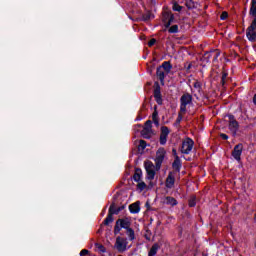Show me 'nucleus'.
Instances as JSON below:
<instances>
[{
  "label": "nucleus",
  "mask_w": 256,
  "mask_h": 256,
  "mask_svg": "<svg viewBox=\"0 0 256 256\" xmlns=\"http://www.w3.org/2000/svg\"><path fill=\"white\" fill-rule=\"evenodd\" d=\"M152 119L154 123H157V111H155L152 115Z\"/></svg>",
  "instance_id": "35"
},
{
  "label": "nucleus",
  "mask_w": 256,
  "mask_h": 256,
  "mask_svg": "<svg viewBox=\"0 0 256 256\" xmlns=\"http://www.w3.org/2000/svg\"><path fill=\"white\" fill-rule=\"evenodd\" d=\"M141 177H143V171H141V169L137 168L135 170L133 179H134V181H136V183H139V181H141Z\"/></svg>",
  "instance_id": "17"
},
{
  "label": "nucleus",
  "mask_w": 256,
  "mask_h": 256,
  "mask_svg": "<svg viewBox=\"0 0 256 256\" xmlns=\"http://www.w3.org/2000/svg\"><path fill=\"white\" fill-rule=\"evenodd\" d=\"M175 177H177V172H169L165 183L167 189H173L175 187Z\"/></svg>",
  "instance_id": "9"
},
{
  "label": "nucleus",
  "mask_w": 256,
  "mask_h": 256,
  "mask_svg": "<svg viewBox=\"0 0 256 256\" xmlns=\"http://www.w3.org/2000/svg\"><path fill=\"white\" fill-rule=\"evenodd\" d=\"M189 107H193V96L189 93H185L180 98V110L182 113H187Z\"/></svg>",
  "instance_id": "2"
},
{
  "label": "nucleus",
  "mask_w": 256,
  "mask_h": 256,
  "mask_svg": "<svg viewBox=\"0 0 256 256\" xmlns=\"http://www.w3.org/2000/svg\"><path fill=\"white\" fill-rule=\"evenodd\" d=\"M116 222L122 229H131V222L127 219H118Z\"/></svg>",
  "instance_id": "13"
},
{
  "label": "nucleus",
  "mask_w": 256,
  "mask_h": 256,
  "mask_svg": "<svg viewBox=\"0 0 256 256\" xmlns=\"http://www.w3.org/2000/svg\"><path fill=\"white\" fill-rule=\"evenodd\" d=\"M145 169L147 172V177L148 179L151 181L153 179H155V165L153 164V162L151 161H147L145 162Z\"/></svg>",
  "instance_id": "7"
},
{
  "label": "nucleus",
  "mask_w": 256,
  "mask_h": 256,
  "mask_svg": "<svg viewBox=\"0 0 256 256\" xmlns=\"http://www.w3.org/2000/svg\"><path fill=\"white\" fill-rule=\"evenodd\" d=\"M249 15H251L252 17H254V19H256V3L251 2Z\"/></svg>",
  "instance_id": "22"
},
{
  "label": "nucleus",
  "mask_w": 256,
  "mask_h": 256,
  "mask_svg": "<svg viewBox=\"0 0 256 256\" xmlns=\"http://www.w3.org/2000/svg\"><path fill=\"white\" fill-rule=\"evenodd\" d=\"M154 97L158 105H161L163 103V99H161V91L159 89H156L154 91Z\"/></svg>",
  "instance_id": "20"
},
{
  "label": "nucleus",
  "mask_w": 256,
  "mask_h": 256,
  "mask_svg": "<svg viewBox=\"0 0 256 256\" xmlns=\"http://www.w3.org/2000/svg\"><path fill=\"white\" fill-rule=\"evenodd\" d=\"M251 3H254V4H255V3H256V0H252Z\"/></svg>",
  "instance_id": "42"
},
{
  "label": "nucleus",
  "mask_w": 256,
  "mask_h": 256,
  "mask_svg": "<svg viewBox=\"0 0 256 256\" xmlns=\"http://www.w3.org/2000/svg\"><path fill=\"white\" fill-rule=\"evenodd\" d=\"M173 19H175V17L173 16L172 13L166 12L164 13V23H165V27H171V23H173Z\"/></svg>",
  "instance_id": "12"
},
{
  "label": "nucleus",
  "mask_w": 256,
  "mask_h": 256,
  "mask_svg": "<svg viewBox=\"0 0 256 256\" xmlns=\"http://www.w3.org/2000/svg\"><path fill=\"white\" fill-rule=\"evenodd\" d=\"M126 235L128 236L129 241H135V230L132 228L126 229Z\"/></svg>",
  "instance_id": "19"
},
{
  "label": "nucleus",
  "mask_w": 256,
  "mask_h": 256,
  "mask_svg": "<svg viewBox=\"0 0 256 256\" xmlns=\"http://www.w3.org/2000/svg\"><path fill=\"white\" fill-rule=\"evenodd\" d=\"M172 167L173 169H175V171H181V158H179V156H176V158L174 159Z\"/></svg>",
  "instance_id": "15"
},
{
  "label": "nucleus",
  "mask_w": 256,
  "mask_h": 256,
  "mask_svg": "<svg viewBox=\"0 0 256 256\" xmlns=\"http://www.w3.org/2000/svg\"><path fill=\"white\" fill-rule=\"evenodd\" d=\"M127 245H128L127 238L118 236L116 238L114 247L115 249H117V251H119V253H124V251H127Z\"/></svg>",
  "instance_id": "4"
},
{
  "label": "nucleus",
  "mask_w": 256,
  "mask_h": 256,
  "mask_svg": "<svg viewBox=\"0 0 256 256\" xmlns=\"http://www.w3.org/2000/svg\"><path fill=\"white\" fill-rule=\"evenodd\" d=\"M168 136H169V128L167 126H163L161 128V134H160V145H165V143H167Z\"/></svg>",
  "instance_id": "10"
},
{
  "label": "nucleus",
  "mask_w": 256,
  "mask_h": 256,
  "mask_svg": "<svg viewBox=\"0 0 256 256\" xmlns=\"http://www.w3.org/2000/svg\"><path fill=\"white\" fill-rule=\"evenodd\" d=\"M96 249H98V251H100V253H105V246L101 245V244H96Z\"/></svg>",
  "instance_id": "28"
},
{
  "label": "nucleus",
  "mask_w": 256,
  "mask_h": 256,
  "mask_svg": "<svg viewBox=\"0 0 256 256\" xmlns=\"http://www.w3.org/2000/svg\"><path fill=\"white\" fill-rule=\"evenodd\" d=\"M187 112H182L181 110L178 113V117L176 119V123L177 125H179V123H181V121H183V115H185Z\"/></svg>",
  "instance_id": "24"
},
{
  "label": "nucleus",
  "mask_w": 256,
  "mask_h": 256,
  "mask_svg": "<svg viewBox=\"0 0 256 256\" xmlns=\"http://www.w3.org/2000/svg\"><path fill=\"white\" fill-rule=\"evenodd\" d=\"M195 205H196L195 198H191L189 200V207H195Z\"/></svg>",
  "instance_id": "32"
},
{
  "label": "nucleus",
  "mask_w": 256,
  "mask_h": 256,
  "mask_svg": "<svg viewBox=\"0 0 256 256\" xmlns=\"http://www.w3.org/2000/svg\"><path fill=\"white\" fill-rule=\"evenodd\" d=\"M227 17H229V14H227V12H223L220 16V19H222V21H225V19H227Z\"/></svg>",
  "instance_id": "31"
},
{
  "label": "nucleus",
  "mask_w": 256,
  "mask_h": 256,
  "mask_svg": "<svg viewBox=\"0 0 256 256\" xmlns=\"http://www.w3.org/2000/svg\"><path fill=\"white\" fill-rule=\"evenodd\" d=\"M221 139H224V141H227L229 139V136L227 134H220Z\"/></svg>",
  "instance_id": "36"
},
{
  "label": "nucleus",
  "mask_w": 256,
  "mask_h": 256,
  "mask_svg": "<svg viewBox=\"0 0 256 256\" xmlns=\"http://www.w3.org/2000/svg\"><path fill=\"white\" fill-rule=\"evenodd\" d=\"M243 154V144H237L233 151H232V157L235 159V161H241V155Z\"/></svg>",
  "instance_id": "8"
},
{
  "label": "nucleus",
  "mask_w": 256,
  "mask_h": 256,
  "mask_svg": "<svg viewBox=\"0 0 256 256\" xmlns=\"http://www.w3.org/2000/svg\"><path fill=\"white\" fill-rule=\"evenodd\" d=\"M164 159H165V149L160 148L156 152V159H155L156 165L159 167L161 163H163Z\"/></svg>",
  "instance_id": "11"
},
{
  "label": "nucleus",
  "mask_w": 256,
  "mask_h": 256,
  "mask_svg": "<svg viewBox=\"0 0 256 256\" xmlns=\"http://www.w3.org/2000/svg\"><path fill=\"white\" fill-rule=\"evenodd\" d=\"M130 213H139L141 211V207L139 206V202H135L129 206Z\"/></svg>",
  "instance_id": "16"
},
{
  "label": "nucleus",
  "mask_w": 256,
  "mask_h": 256,
  "mask_svg": "<svg viewBox=\"0 0 256 256\" xmlns=\"http://www.w3.org/2000/svg\"><path fill=\"white\" fill-rule=\"evenodd\" d=\"M228 129L233 136L237 135V131H239V122L236 121L235 116H229Z\"/></svg>",
  "instance_id": "6"
},
{
  "label": "nucleus",
  "mask_w": 256,
  "mask_h": 256,
  "mask_svg": "<svg viewBox=\"0 0 256 256\" xmlns=\"http://www.w3.org/2000/svg\"><path fill=\"white\" fill-rule=\"evenodd\" d=\"M117 212H113V206H110L109 208V214L104 220V225H109V223H113V215H115Z\"/></svg>",
  "instance_id": "14"
},
{
  "label": "nucleus",
  "mask_w": 256,
  "mask_h": 256,
  "mask_svg": "<svg viewBox=\"0 0 256 256\" xmlns=\"http://www.w3.org/2000/svg\"><path fill=\"white\" fill-rule=\"evenodd\" d=\"M172 152H173V155H174L175 159H176L177 157H179V156L177 155V150L173 149Z\"/></svg>",
  "instance_id": "37"
},
{
  "label": "nucleus",
  "mask_w": 256,
  "mask_h": 256,
  "mask_svg": "<svg viewBox=\"0 0 256 256\" xmlns=\"http://www.w3.org/2000/svg\"><path fill=\"white\" fill-rule=\"evenodd\" d=\"M192 64H188V66L186 67L187 71H189V69H191Z\"/></svg>",
  "instance_id": "38"
},
{
  "label": "nucleus",
  "mask_w": 256,
  "mask_h": 256,
  "mask_svg": "<svg viewBox=\"0 0 256 256\" xmlns=\"http://www.w3.org/2000/svg\"><path fill=\"white\" fill-rule=\"evenodd\" d=\"M146 147H147V142H145V140H140L138 149H141L143 151V149H145Z\"/></svg>",
  "instance_id": "25"
},
{
  "label": "nucleus",
  "mask_w": 256,
  "mask_h": 256,
  "mask_svg": "<svg viewBox=\"0 0 256 256\" xmlns=\"http://www.w3.org/2000/svg\"><path fill=\"white\" fill-rule=\"evenodd\" d=\"M182 9H183V7H182L181 5H179V4H177V3H175V4L173 5V11L181 12Z\"/></svg>",
  "instance_id": "27"
},
{
  "label": "nucleus",
  "mask_w": 256,
  "mask_h": 256,
  "mask_svg": "<svg viewBox=\"0 0 256 256\" xmlns=\"http://www.w3.org/2000/svg\"><path fill=\"white\" fill-rule=\"evenodd\" d=\"M169 33H178V31H179V26H177V25H173V26H171L170 28H169Z\"/></svg>",
  "instance_id": "26"
},
{
  "label": "nucleus",
  "mask_w": 256,
  "mask_h": 256,
  "mask_svg": "<svg viewBox=\"0 0 256 256\" xmlns=\"http://www.w3.org/2000/svg\"><path fill=\"white\" fill-rule=\"evenodd\" d=\"M145 19H151V17H150V16H147Z\"/></svg>",
  "instance_id": "43"
},
{
  "label": "nucleus",
  "mask_w": 256,
  "mask_h": 256,
  "mask_svg": "<svg viewBox=\"0 0 256 256\" xmlns=\"http://www.w3.org/2000/svg\"><path fill=\"white\" fill-rule=\"evenodd\" d=\"M153 123L151 122V120H147L146 123L144 124V128L141 131V135L142 137H144V139H150V137L153 135Z\"/></svg>",
  "instance_id": "5"
},
{
  "label": "nucleus",
  "mask_w": 256,
  "mask_h": 256,
  "mask_svg": "<svg viewBox=\"0 0 256 256\" xmlns=\"http://www.w3.org/2000/svg\"><path fill=\"white\" fill-rule=\"evenodd\" d=\"M164 203H166V205H171V207H175V205H177V200L171 196H167L164 199Z\"/></svg>",
  "instance_id": "18"
},
{
  "label": "nucleus",
  "mask_w": 256,
  "mask_h": 256,
  "mask_svg": "<svg viewBox=\"0 0 256 256\" xmlns=\"http://www.w3.org/2000/svg\"><path fill=\"white\" fill-rule=\"evenodd\" d=\"M121 231V228L119 227V225H117V222H116V225L114 227V233L117 234Z\"/></svg>",
  "instance_id": "34"
},
{
  "label": "nucleus",
  "mask_w": 256,
  "mask_h": 256,
  "mask_svg": "<svg viewBox=\"0 0 256 256\" xmlns=\"http://www.w3.org/2000/svg\"><path fill=\"white\" fill-rule=\"evenodd\" d=\"M172 68L173 66H171L169 61L163 62L162 65L157 68L156 75L160 79L161 83H164L165 77L171 73Z\"/></svg>",
  "instance_id": "1"
},
{
  "label": "nucleus",
  "mask_w": 256,
  "mask_h": 256,
  "mask_svg": "<svg viewBox=\"0 0 256 256\" xmlns=\"http://www.w3.org/2000/svg\"><path fill=\"white\" fill-rule=\"evenodd\" d=\"M193 87L195 89H198V91H201V82L199 81L194 82Z\"/></svg>",
  "instance_id": "29"
},
{
  "label": "nucleus",
  "mask_w": 256,
  "mask_h": 256,
  "mask_svg": "<svg viewBox=\"0 0 256 256\" xmlns=\"http://www.w3.org/2000/svg\"><path fill=\"white\" fill-rule=\"evenodd\" d=\"M226 77H227L226 75H223L222 76V81H224Z\"/></svg>",
  "instance_id": "40"
},
{
  "label": "nucleus",
  "mask_w": 256,
  "mask_h": 256,
  "mask_svg": "<svg viewBox=\"0 0 256 256\" xmlns=\"http://www.w3.org/2000/svg\"><path fill=\"white\" fill-rule=\"evenodd\" d=\"M155 43H157V40L155 38L151 39L149 42H148V47H153V45H155Z\"/></svg>",
  "instance_id": "30"
},
{
  "label": "nucleus",
  "mask_w": 256,
  "mask_h": 256,
  "mask_svg": "<svg viewBox=\"0 0 256 256\" xmlns=\"http://www.w3.org/2000/svg\"><path fill=\"white\" fill-rule=\"evenodd\" d=\"M159 251V244H154L152 247H151V249H150V251H149V253H148V256H155V255H157V252Z\"/></svg>",
  "instance_id": "21"
},
{
  "label": "nucleus",
  "mask_w": 256,
  "mask_h": 256,
  "mask_svg": "<svg viewBox=\"0 0 256 256\" xmlns=\"http://www.w3.org/2000/svg\"><path fill=\"white\" fill-rule=\"evenodd\" d=\"M86 255H89V250H87V249L81 250L80 256H86Z\"/></svg>",
  "instance_id": "33"
},
{
  "label": "nucleus",
  "mask_w": 256,
  "mask_h": 256,
  "mask_svg": "<svg viewBox=\"0 0 256 256\" xmlns=\"http://www.w3.org/2000/svg\"><path fill=\"white\" fill-rule=\"evenodd\" d=\"M137 189H139V191H145V189H147V184H145L143 181H139L137 184Z\"/></svg>",
  "instance_id": "23"
},
{
  "label": "nucleus",
  "mask_w": 256,
  "mask_h": 256,
  "mask_svg": "<svg viewBox=\"0 0 256 256\" xmlns=\"http://www.w3.org/2000/svg\"><path fill=\"white\" fill-rule=\"evenodd\" d=\"M194 145H195V142L191 138H185L182 141V144L180 147L181 153H183L184 155H189V153L193 151Z\"/></svg>",
  "instance_id": "3"
},
{
  "label": "nucleus",
  "mask_w": 256,
  "mask_h": 256,
  "mask_svg": "<svg viewBox=\"0 0 256 256\" xmlns=\"http://www.w3.org/2000/svg\"><path fill=\"white\" fill-rule=\"evenodd\" d=\"M253 103H254V105H256V94L253 97Z\"/></svg>",
  "instance_id": "39"
},
{
  "label": "nucleus",
  "mask_w": 256,
  "mask_h": 256,
  "mask_svg": "<svg viewBox=\"0 0 256 256\" xmlns=\"http://www.w3.org/2000/svg\"><path fill=\"white\" fill-rule=\"evenodd\" d=\"M112 212L117 213V211H115V208H113V206H112Z\"/></svg>",
  "instance_id": "41"
}]
</instances>
